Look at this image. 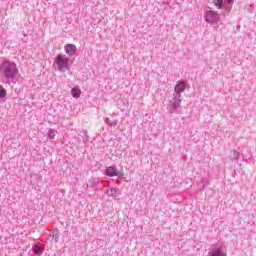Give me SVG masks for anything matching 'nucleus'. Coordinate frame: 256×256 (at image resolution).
<instances>
[{"label":"nucleus","mask_w":256,"mask_h":256,"mask_svg":"<svg viewBox=\"0 0 256 256\" xmlns=\"http://www.w3.org/2000/svg\"><path fill=\"white\" fill-rule=\"evenodd\" d=\"M0 71L4 77L13 78L17 75V65L10 61H4L0 67Z\"/></svg>","instance_id":"f257e3e1"},{"label":"nucleus","mask_w":256,"mask_h":256,"mask_svg":"<svg viewBox=\"0 0 256 256\" xmlns=\"http://www.w3.org/2000/svg\"><path fill=\"white\" fill-rule=\"evenodd\" d=\"M55 63L58 66L59 71L65 72L67 67H69V58L64 55H58L56 57Z\"/></svg>","instance_id":"f03ea898"},{"label":"nucleus","mask_w":256,"mask_h":256,"mask_svg":"<svg viewBox=\"0 0 256 256\" xmlns=\"http://www.w3.org/2000/svg\"><path fill=\"white\" fill-rule=\"evenodd\" d=\"M205 21L207 23H217V21H219V14L214 11H208L205 15Z\"/></svg>","instance_id":"7ed1b4c3"},{"label":"nucleus","mask_w":256,"mask_h":256,"mask_svg":"<svg viewBox=\"0 0 256 256\" xmlns=\"http://www.w3.org/2000/svg\"><path fill=\"white\" fill-rule=\"evenodd\" d=\"M64 49L66 55H69V57H73V55H75L77 52V46H75V44H67Z\"/></svg>","instance_id":"20e7f679"},{"label":"nucleus","mask_w":256,"mask_h":256,"mask_svg":"<svg viewBox=\"0 0 256 256\" xmlns=\"http://www.w3.org/2000/svg\"><path fill=\"white\" fill-rule=\"evenodd\" d=\"M187 89V82L185 81H178L175 85V93H183Z\"/></svg>","instance_id":"39448f33"},{"label":"nucleus","mask_w":256,"mask_h":256,"mask_svg":"<svg viewBox=\"0 0 256 256\" xmlns=\"http://www.w3.org/2000/svg\"><path fill=\"white\" fill-rule=\"evenodd\" d=\"M105 175H107L108 177H117V168L110 166L106 169Z\"/></svg>","instance_id":"423d86ee"},{"label":"nucleus","mask_w":256,"mask_h":256,"mask_svg":"<svg viewBox=\"0 0 256 256\" xmlns=\"http://www.w3.org/2000/svg\"><path fill=\"white\" fill-rule=\"evenodd\" d=\"M71 95L74 99H79V97H81V89H79V87L72 88Z\"/></svg>","instance_id":"0eeeda50"},{"label":"nucleus","mask_w":256,"mask_h":256,"mask_svg":"<svg viewBox=\"0 0 256 256\" xmlns=\"http://www.w3.org/2000/svg\"><path fill=\"white\" fill-rule=\"evenodd\" d=\"M213 4L215 7H218V9H221V7H223V0H213Z\"/></svg>","instance_id":"6e6552de"},{"label":"nucleus","mask_w":256,"mask_h":256,"mask_svg":"<svg viewBox=\"0 0 256 256\" xmlns=\"http://www.w3.org/2000/svg\"><path fill=\"white\" fill-rule=\"evenodd\" d=\"M34 253H36V255H39L41 253H43V248L41 246H36L33 249Z\"/></svg>","instance_id":"1a4fd4ad"},{"label":"nucleus","mask_w":256,"mask_h":256,"mask_svg":"<svg viewBox=\"0 0 256 256\" xmlns=\"http://www.w3.org/2000/svg\"><path fill=\"white\" fill-rule=\"evenodd\" d=\"M7 95V91L4 88L0 87V99H3Z\"/></svg>","instance_id":"9d476101"},{"label":"nucleus","mask_w":256,"mask_h":256,"mask_svg":"<svg viewBox=\"0 0 256 256\" xmlns=\"http://www.w3.org/2000/svg\"><path fill=\"white\" fill-rule=\"evenodd\" d=\"M115 193H117V191L113 188H111L110 190L107 191V195H109V197H113V195H115Z\"/></svg>","instance_id":"9b49d317"},{"label":"nucleus","mask_w":256,"mask_h":256,"mask_svg":"<svg viewBox=\"0 0 256 256\" xmlns=\"http://www.w3.org/2000/svg\"><path fill=\"white\" fill-rule=\"evenodd\" d=\"M227 3H233V0H227Z\"/></svg>","instance_id":"f8f14e48"}]
</instances>
